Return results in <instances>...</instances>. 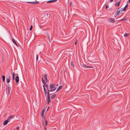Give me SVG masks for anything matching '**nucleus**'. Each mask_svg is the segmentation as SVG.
<instances>
[{
	"label": "nucleus",
	"mask_w": 130,
	"mask_h": 130,
	"mask_svg": "<svg viewBox=\"0 0 130 130\" xmlns=\"http://www.w3.org/2000/svg\"><path fill=\"white\" fill-rule=\"evenodd\" d=\"M11 88L9 87H8L6 89V91H7V96H8V95H9L11 93Z\"/></svg>",
	"instance_id": "f257e3e1"
},
{
	"label": "nucleus",
	"mask_w": 130,
	"mask_h": 130,
	"mask_svg": "<svg viewBox=\"0 0 130 130\" xmlns=\"http://www.w3.org/2000/svg\"><path fill=\"white\" fill-rule=\"evenodd\" d=\"M107 21L109 22L113 23H114L115 22V19L111 18H108Z\"/></svg>",
	"instance_id": "f03ea898"
},
{
	"label": "nucleus",
	"mask_w": 130,
	"mask_h": 130,
	"mask_svg": "<svg viewBox=\"0 0 130 130\" xmlns=\"http://www.w3.org/2000/svg\"><path fill=\"white\" fill-rule=\"evenodd\" d=\"M26 3H31L34 5H36L39 3V2L37 1L35 2L26 1Z\"/></svg>",
	"instance_id": "7ed1b4c3"
},
{
	"label": "nucleus",
	"mask_w": 130,
	"mask_h": 130,
	"mask_svg": "<svg viewBox=\"0 0 130 130\" xmlns=\"http://www.w3.org/2000/svg\"><path fill=\"white\" fill-rule=\"evenodd\" d=\"M55 85L54 84H51L50 85L49 88L51 89H52L54 88H55Z\"/></svg>",
	"instance_id": "20e7f679"
},
{
	"label": "nucleus",
	"mask_w": 130,
	"mask_h": 130,
	"mask_svg": "<svg viewBox=\"0 0 130 130\" xmlns=\"http://www.w3.org/2000/svg\"><path fill=\"white\" fill-rule=\"evenodd\" d=\"M14 118V116L13 115H11L7 119L9 122L11 120L13 119Z\"/></svg>",
	"instance_id": "39448f33"
},
{
	"label": "nucleus",
	"mask_w": 130,
	"mask_h": 130,
	"mask_svg": "<svg viewBox=\"0 0 130 130\" xmlns=\"http://www.w3.org/2000/svg\"><path fill=\"white\" fill-rule=\"evenodd\" d=\"M82 65L83 67L84 68H93L92 66H87L85 64H83Z\"/></svg>",
	"instance_id": "423d86ee"
},
{
	"label": "nucleus",
	"mask_w": 130,
	"mask_h": 130,
	"mask_svg": "<svg viewBox=\"0 0 130 130\" xmlns=\"http://www.w3.org/2000/svg\"><path fill=\"white\" fill-rule=\"evenodd\" d=\"M9 122V121L7 119V120H6L3 122V125H6Z\"/></svg>",
	"instance_id": "0eeeda50"
},
{
	"label": "nucleus",
	"mask_w": 130,
	"mask_h": 130,
	"mask_svg": "<svg viewBox=\"0 0 130 130\" xmlns=\"http://www.w3.org/2000/svg\"><path fill=\"white\" fill-rule=\"evenodd\" d=\"M128 4H126L125 5V7H124V8L123 9H122L121 11H125V10H126V8L128 7Z\"/></svg>",
	"instance_id": "6e6552de"
},
{
	"label": "nucleus",
	"mask_w": 130,
	"mask_h": 130,
	"mask_svg": "<svg viewBox=\"0 0 130 130\" xmlns=\"http://www.w3.org/2000/svg\"><path fill=\"white\" fill-rule=\"evenodd\" d=\"M19 81V78L18 76H17L15 78V82L17 83Z\"/></svg>",
	"instance_id": "1a4fd4ad"
},
{
	"label": "nucleus",
	"mask_w": 130,
	"mask_h": 130,
	"mask_svg": "<svg viewBox=\"0 0 130 130\" xmlns=\"http://www.w3.org/2000/svg\"><path fill=\"white\" fill-rule=\"evenodd\" d=\"M51 101L50 97L49 96H47V103L48 104Z\"/></svg>",
	"instance_id": "9d476101"
},
{
	"label": "nucleus",
	"mask_w": 130,
	"mask_h": 130,
	"mask_svg": "<svg viewBox=\"0 0 130 130\" xmlns=\"http://www.w3.org/2000/svg\"><path fill=\"white\" fill-rule=\"evenodd\" d=\"M120 1L116 3L115 4V6L116 7H118L119 6L120 4Z\"/></svg>",
	"instance_id": "9b49d317"
},
{
	"label": "nucleus",
	"mask_w": 130,
	"mask_h": 130,
	"mask_svg": "<svg viewBox=\"0 0 130 130\" xmlns=\"http://www.w3.org/2000/svg\"><path fill=\"white\" fill-rule=\"evenodd\" d=\"M44 109H43L42 111H41V116H42L43 118L44 117L43 114H44Z\"/></svg>",
	"instance_id": "f8f14e48"
},
{
	"label": "nucleus",
	"mask_w": 130,
	"mask_h": 130,
	"mask_svg": "<svg viewBox=\"0 0 130 130\" xmlns=\"http://www.w3.org/2000/svg\"><path fill=\"white\" fill-rule=\"evenodd\" d=\"M54 89H50V90H49L48 89L47 91H50V92H52L53 91H54L56 89V88L55 87V88H54Z\"/></svg>",
	"instance_id": "ddd939ff"
},
{
	"label": "nucleus",
	"mask_w": 130,
	"mask_h": 130,
	"mask_svg": "<svg viewBox=\"0 0 130 130\" xmlns=\"http://www.w3.org/2000/svg\"><path fill=\"white\" fill-rule=\"evenodd\" d=\"M12 41L17 46H18V45L16 42V41L13 38H12Z\"/></svg>",
	"instance_id": "4468645a"
},
{
	"label": "nucleus",
	"mask_w": 130,
	"mask_h": 130,
	"mask_svg": "<svg viewBox=\"0 0 130 130\" xmlns=\"http://www.w3.org/2000/svg\"><path fill=\"white\" fill-rule=\"evenodd\" d=\"M62 86H61L60 85L58 87V88L57 89L56 92L58 91L60 89H62Z\"/></svg>",
	"instance_id": "2eb2a0df"
},
{
	"label": "nucleus",
	"mask_w": 130,
	"mask_h": 130,
	"mask_svg": "<svg viewBox=\"0 0 130 130\" xmlns=\"http://www.w3.org/2000/svg\"><path fill=\"white\" fill-rule=\"evenodd\" d=\"M56 96V94H54L51 96V99H54Z\"/></svg>",
	"instance_id": "dca6fc26"
},
{
	"label": "nucleus",
	"mask_w": 130,
	"mask_h": 130,
	"mask_svg": "<svg viewBox=\"0 0 130 130\" xmlns=\"http://www.w3.org/2000/svg\"><path fill=\"white\" fill-rule=\"evenodd\" d=\"M44 77L45 79L46 82H47L48 81V80L47 79V76L46 74L44 75Z\"/></svg>",
	"instance_id": "f3484780"
},
{
	"label": "nucleus",
	"mask_w": 130,
	"mask_h": 130,
	"mask_svg": "<svg viewBox=\"0 0 130 130\" xmlns=\"http://www.w3.org/2000/svg\"><path fill=\"white\" fill-rule=\"evenodd\" d=\"M121 10H119L117 12H116V13L117 14V15H119L120 14V13L121 12Z\"/></svg>",
	"instance_id": "a211bd4d"
},
{
	"label": "nucleus",
	"mask_w": 130,
	"mask_h": 130,
	"mask_svg": "<svg viewBox=\"0 0 130 130\" xmlns=\"http://www.w3.org/2000/svg\"><path fill=\"white\" fill-rule=\"evenodd\" d=\"M41 81L42 83L44 84V85H45V82L44 80L43 79V78H42Z\"/></svg>",
	"instance_id": "6ab92c4d"
},
{
	"label": "nucleus",
	"mask_w": 130,
	"mask_h": 130,
	"mask_svg": "<svg viewBox=\"0 0 130 130\" xmlns=\"http://www.w3.org/2000/svg\"><path fill=\"white\" fill-rule=\"evenodd\" d=\"M2 80L4 82L5 80V76L3 75L2 76Z\"/></svg>",
	"instance_id": "aec40b11"
},
{
	"label": "nucleus",
	"mask_w": 130,
	"mask_h": 130,
	"mask_svg": "<svg viewBox=\"0 0 130 130\" xmlns=\"http://www.w3.org/2000/svg\"><path fill=\"white\" fill-rule=\"evenodd\" d=\"M10 80L9 78H6V82L7 83H8L10 82Z\"/></svg>",
	"instance_id": "412c9836"
},
{
	"label": "nucleus",
	"mask_w": 130,
	"mask_h": 130,
	"mask_svg": "<svg viewBox=\"0 0 130 130\" xmlns=\"http://www.w3.org/2000/svg\"><path fill=\"white\" fill-rule=\"evenodd\" d=\"M129 35V34H127L126 33H125L124 35V36L125 37H126L128 35Z\"/></svg>",
	"instance_id": "4be33fe9"
},
{
	"label": "nucleus",
	"mask_w": 130,
	"mask_h": 130,
	"mask_svg": "<svg viewBox=\"0 0 130 130\" xmlns=\"http://www.w3.org/2000/svg\"><path fill=\"white\" fill-rule=\"evenodd\" d=\"M71 66L73 68L74 67V64L73 63L72 61H71Z\"/></svg>",
	"instance_id": "5701e85b"
},
{
	"label": "nucleus",
	"mask_w": 130,
	"mask_h": 130,
	"mask_svg": "<svg viewBox=\"0 0 130 130\" xmlns=\"http://www.w3.org/2000/svg\"><path fill=\"white\" fill-rule=\"evenodd\" d=\"M45 85H43V90H44V91H46V90L45 88Z\"/></svg>",
	"instance_id": "b1692460"
},
{
	"label": "nucleus",
	"mask_w": 130,
	"mask_h": 130,
	"mask_svg": "<svg viewBox=\"0 0 130 130\" xmlns=\"http://www.w3.org/2000/svg\"><path fill=\"white\" fill-rule=\"evenodd\" d=\"M32 27H33L32 25H31V26H30V29H29V30L30 31H31L32 30Z\"/></svg>",
	"instance_id": "393cba45"
},
{
	"label": "nucleus",
	"mask_w": 130,
	"mask_h": 130,
	"mask_svg": "<svg viewBox=\"0 0 130 130\" xmlns=\"http://www.w3.org/2000/svg\"><path fill=\"white\" fill-rule=\"evenodd\" d=\"M51 2L52 3V0L48 1L47 2V3H51Z\"/></svg>",
	"instance_id": "a878e982"
},
{
	"label": "nucleus",
	"mask_w": 130,
	"mask_h": 130,
	"mask_svg": "<svg viewBox=\"0 0 130 130\" xmlns=\"http://www.w3.org/2000/svg\"><path fill=\"white\" fill-rule=\"evenodd\" d=\"M109 7V6L108 5H106L105 8L106 9Z\"/></svg>",
	"instance_id": "bb28decb"
},
{
	"label": "nucleus",
	"mask_w": 130,
	"mask_h": 130,
	"mask_svg": "<svg viewBox=\"0 0 130 130\" xmlns=\"http://www.w3.org/2000/svg\"><path fill=\"white\" fill-rule=\"evenodd\" d=\"M50 91H48L47 92V96H49L50 95V93L49 92Z\"/></svg>",
	"instance_id": "cd10ccee"
},
{
	"label": "nucleus",
	"mask_w": 130,
	"mask_h": 130,
	"mask_svg": "<svg viewBox=\"0 0 130 130\" xmlns=\"http://www.w3.org/2000/svg\"><path fill=\"white\" fill-rule=\"evenodd\" d=\"M45 86L46 87V89H48V85L47 84H46L45 83Z\"/></svg>",
	"instance_id": "c85d7f7f"
},
{
	"label": "nucleus",
	"mask_w": 130,
	"mask_h": 130,
	"mask_svg": "<svg viewBox=\"0 0 130 130\" xmlns=\"http://www.w3.org/2000/svg\"><path fill=\"white\" fill-rule=\"evenodd\" d=\"M124 19V20L126 21H127V18H125Z\"/></svg>",
	"instance_id": "c756f323"
},
{
	"label": "nucleus",
	"mask_w": 130,
	"mask_h": 130,
	"mask_svg": "<svg viewBox=\"0 0 130 130\" xmlns=\"http://www.w3.org/2000/svg\"><path fill=\"white\" fill-rule=\"evenodd\" d=\"M72 4V2H70V6H71V5Z\"/></svg>",
	"instance_id": "7c9ffc66"
},
{
	"label": "nucleus",
	"mask_w": 130,
	"mask_h": 130,
	"mask_svg": "<svg viewBox=\"0 0 130 130\" xmlns=\"http://www.w3.org/2000/svg\"><path fill=\"white\" fill-rule=\"evenodd\" d=\"M52 3L55 2L57 1V0H52Z\"/></svg>",
	"instance_id": "2f4dec72"
},
{
	"label": "nucleus",
	"mask_w": 130,
	"mask_h": 130,
	"mask_svg": "<svg viewBox=\"0 0 130 130\" xmlns=\"http://www.w3.org/2000/svg\"><path fill=\"white\" fill-rule=\"evenodd\" d=\"M77 40H76V41H75V45H76L77 44Z\"/></svg>",
	"instance_id": "473e14b6"
},
{
	"label": "nucleus",
	"mask_w": 130,
	"mask_h": 130,
	"mask_svg": "<svg viewBox=\"0 0 130 130\" xmlns=\"http://www.w3.org/2000/svg\"><path fill=\"white\" fill-rule=\"evenodd\" d=\"M36 60H37L38 59V56L37 55H36Z\"/></svg>",
	"instance_id": "72a5a7b5"
},
{
	"label": "nucleus",
	"mask_w": 130,
	"mask_h": 130,
	"mask_svg": "<svg viewBox=\"0 0 130 130\" xmlns=\"http://www.w3.org/2000/svg\"><path fill=\"white\" fill-rule=\"evenodd\" d=\"M19 126H18L16 127V129L17 130H18L19 129Z\"/></svg>",
	"instance_id": "f704fd0d"
},
{
	"label": "nucleus",
	"mask_w": 130,
	"mask_h": 130,
	"mask_svg": "<svg viewBox=\"0 0 130 130\" xmlns=\"http://www.w3.org/2000/svg\"><path fill=\"white\" fill-rule=\"evenodd\" d=\"M44 93H45V95L46 96V93H47L46 91H44Z\"/></svg>",
	"instance_id": "c9c22d12"
},
{
	"label": "nucleus",
	"mask_w": 130,
	"mask_h": 130,
	"mask_svg": "<svg viewBox=\"0 0 130 130\" xmlns=\"http://www.w3.org/2000/svg\"><path fill=\"white\" fill-rule=\"evenodd\" d=\"M12 76L13 80H14V76L13 75Z\"/></svg>",
	"instance_id": "e433bc0d"
},
{
	"label": "nucleus",
	"mask_w": 130,
	"mask_h": 130,
	"mask_svg": "<svg viewBox=\"0 0 130 130\" xmlns=\"http://www.w3.org/2000/svg\"><path fill=\"white\" fill-rule=\"evenodd\" d=\"M124 20V19H123L121 20H119V21H123Z\"/></svg>",
	"instance_id": "4c0bfd02"
},
{
	"label": "nucleus",
	"mask_w": 130,
	"mask_h": 130,
	"mask_svg": "<svg viewBox=\"0 0 130 130\" xmlns=\"http://www.w3.org/2000/svg\"><path fill=\"white\" fill-rule=\"evenodd\" d=\"M117 15L116 13V14H115V15H114V17H117V15Z\"/></svg>",
	"instance_id": "58836bf2"
},
{
	"label": "nucleus",
	"mask_w": 130,
	"mask_h": 130,
	"mask_svg": "<svg viewBox=\"0 0 130 130\" xmlns=\"http://www.w3.org/2000/svg\"><path fill=\"white\" fill-rule=\"evenodd\" d=\"M50 15H49L48 14H46V17H50Z\"/></svg>",
	"instance_id": "ea45409f"
},
{
	"label": "nucleus",
	"mask_w": 130,
	"mask_h": 130,
	"mask_svg": "<svg viewBox=\"0 0 130 130\" xmlns=\"http://www.w3.org/2000/svg\"><path fill=\"white\" fill-rule=\"evenodd\" d=\"M47 36L48 37V38L49 39V40L50 41V40L49 37V36L48 35V34L47 35Z\"/></svg>",
	"instance_id": "a19ab883"
},
{
	"label": "nucleus",
	"mask_w": 130,
	"mask_h": 130,
	"mask_svg": "<svg viewBox=\"0 0 130 130\" xmlns=\"http://www.w3.org/2000/svg\"><path fill=\"white\" fill-rule=\"evenodd\" d=\"M45 125L46 126L47 124V121H45Z\"/></svg>",
	"instance_id": "79ce46f5"
},
{
	"label": "nucleus",
	"mask_w": 130,
	"mask_h": 130,
	"mask_svg": "<svg viewBox=\"0 0 130 130\" xmlns=\"http://www.w3.org/2000/svg\"><path fill=\"white\" fill-rule=\"evenodd\" d=\"M113 0H110V2H112L113 1Z\"/></svg>",
	"instance_id": "37998d69"
},
{
	"label": "nucleus",
	"mask_w": 130,
	"mask_h": 130,
	"mask_svg": "<svg viewBox=\"0 0 130 130\" xmlns=\"http://www.w3.org/2000/svg\"><path fill=\"white\" fill-rule=\"evenodd\" d=\"M13 75L14 76V72H13V74H12V75Z\"/></svg>",
	"instance_id": "c03bdc74"
},
{
	"label": "nucleus",
	"mask_w": 130,
	"mask_h": 130,
	"mask_svg": "<svg viewBox=\"0 0 130 130\" xmlns=\"http://www.w3.org/2000/svg\"><path fill=\"white\" fill-rule=\"evenodd\" d=\"M49 107H48L47 108V110H48V109H49Z\"/></svg>",
	"instance_id": "a18cd8bd"
},
{
	"label": "nucleus",
	"mask_w": 130,
	"mask_h": 130,
	"mask_svg": "<svg viewBox=\"0 0 130 130\" xmlns=\"http://www.w3.org/2000/svg\"><path fill=\"white\" fill-rule=\"evenodd\" d=\"M128 2H129V3H130V0H128Z\"/></svg>",
	"instance_id": "49530a36"
},
{
	"label": "nucleus",
	"mask_w": 130,
	"mask_h": 130,
	"mask_svg": "<svg viewBox=\"0 0 130 130\" xmlns=\"http://www.w3.org/2000/svg\"><path fill=\"white\" fill-rule=\"evenodd\" d=\"M44 128H45V130H46V127H45Z\"/></svg>",
	"instance_id": "de8ad7c7"
},
{
	"label": "nucleus",
	"mask_w": 130,
	"mask_h": 130,
	"mask_svg": "<svg viewBox=\"0 0 130 130\" xmlns=\"http://www.w3.org/2000/svg\"><path fill=\"white\" fill-rule=\"evenodd\" d=\"M119 8H118L117 9V10H119Z\"/></svg>",
	"instance_id": "09e8293b"
},
{
	"label": "nucleus",
	"mask_w": 130,
	"mask_h": 130,
	"mask_svg": "<svg viewBox=\"0 0 130 130\" xmlns=\"http://www.w3.org/2000/svg\"><path fill=\"white\" fill-rule=\"evenodd\" d=\"M58 84H57L56 85V86H58Z\"/></svg>",
	"instance_id": "8fccbe9b"
}]
</instances>
